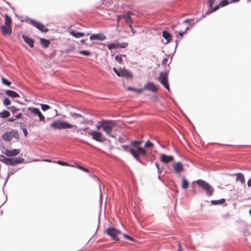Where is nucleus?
Wrapping results in <instances>:
<instances>
[{
  "mask_svg": "<svg viewBox=\"0 0 251 251\" xmlns=\"http://www.w3.org/2000/svg\"><path fill=\"white\" fill-rule=\"evenodd\" d=\"M142 141H133L131 142L132 147L129 148L127 145H122L121 147L126 151H129L134 158L137 161H139L140 155L146 156L147 153L145 149L140 147Z\"/></svg>",
  "mask_w": 251,
  "mask_h": 251,
  "instance_id": "obj_1",
  "label": "nucleus"
},
{
  "mask_svg": "<svg viewBox=\"0 0 251 251\" xmlns=\"http://www.w3.org/2000/svg\"><path fill=\"white\" fill-rule=\"evenodd\" d=\"M75 126L74 125H72L65 121L60 120L55 121L50 124V127L54 130L72 128Z\"/></svg>",
  "mask_w": 251,
  "mask_h": 251,
  "instance_id": "obj_2",
  "label": "nucleus"
},
{
  "mask_svg": "<svg viewBox=\"0 0 251 251\" xmlns=\"http://www.w3.org/2000/svg\"><path fill=\"white\" fill-rule=\"evenodd\" d=\"M196 183L200 188L205 191L207 196H211L213 195L214 189L209 183L202 179L197 180Z\"/></svg>",
  "mask_w": 251,
  "mask_h": 251,
  "instance_id": "obj_3",
  "label": "nucleus"
},
{
  "mask_svg": "<svg viewBox=\"0 0 251 251\" xmlns=\"http://www.w3.org/2000/svg\"><path fill=\"white\" fill-rule=\"evenodd\" d=\"M13 137L16 138V139L19 138V135L17 130H11L10 131L4 133L1 136L2 139L5 142H10Z\"/></svg>",
  "mask_w": 251,
  "mask_h": 251,
  "instance_id": "obj_4",
  "label": "nucleus"
},
{
  "mask_svg": "<svg viewBox=\"0 0 251 251\" xmlns=\"http://www.w3.org/2000/svg\"><path fill=\"white\" fill-rule=\"evenodd\" d=\"M116 126V124L112 121L104 120L103 130L109 136L114 137L111 135L112 129Z\"/></svg>",
  "mask_w": 251,
  "mask_h": 251,
  "instance_id": "obj_5",
  "label": "nucleus"
},
{
  "mask_svg": "<svg viewBox=\"0 0 251 251\" xmlns=\"http://www.w3.org/2000/svg\"><path fill=\"white\" fill-rule=\"evenodd\" d=\"M28 110L30 111L33 116H37L40 122H45V117L38 108L29 107Z\"/></svg>",
  "mask_w": 251,
  "mask_h": 251,
  "instance_id": "obj_6",
  "label": "nucleus"
},
{
  "mask_svg": "<svg viewBox=\"0 0 251 251\" xmlns=\"http://www.w3.org/2000/svg\"><path fill=\"white\" fill-rule=\"evenodd\" d=\"M89 135H91L93 139L100 142H103L106 140V138L100 132L93 130L88 133Z\"/></svg>",
  "mask_w": 251,
  "mask_h": 251,
  "instance_id": "obj_7",
  "label": "nucleus"
},
{
  "mask_svg": "<svg viewBox=\"0 0 251 251\" xmlns=\"http://www.w3.org/2000/svg\"><path fill=\"white\" fill-rule=\"evenodd\" d=\"M106 233L110 236L113 240H119V235L120 232L114 227H109L106 230Z\"/></svg>",
  "mask_w": 251,
  "mask_h": 251,
  "instance_id": "obj_8",
  "label": "nucleus"
},
{
  "mask_svg": "<svg viewBox=\"0 0 251 251\" xmlns=\"http://www.w3.org/2000/svg\"><path fill=\"white\" fill-rule=\"evenodd\" d=\"M158 79L160 83L165 87V88L169 91H170V88L168 83L167 75L164 73H161L158 77Z\"/></svg>",
  "mask_w": 251,
  "mask_h": 251,
  "instance_id": "obj_9",
  "label": "nucleus"
},
{
  "mask_svg": "<svg viewBox=\"0 0 251 251\" xmlns=\"http://www.w3.org/2000/svg\"><path fill=\"white\" fill-rule=\"evenodd\" d=\"M128 45V43L127 42L119 43L118 42L116 41L113 43L109 44L107 46V47L109 50H111L112 49L126 48L127 47Z\"/></svg>",
  "mask_w": 251,
  "mask_h": 251,
  "instance_id": "obj_10",
  "label": "nucleus"
},
{
  "mask_svg": "<svg viewBox=\"0 0 251 251\" xmlns=\"http://www.w3.org/2000/svg\"><path fill=\"white\" fill-rule=\"evenodd\" d=\"M31 24L36 27L38 29L43 32H47L49 31L48 28L45 27V26L42 23L37 21L31 20L30 21Z\"/></svg>",
  "mask_w": 251,
  "mask_h": 251,
  "instance_id": "obj_11",
  "label": "nucleus"
},
{
  "mask_svg": "<svg viewBox=\"0 0 251 251\" xmlns=\"http://www.w3.org/2000/svg\"><path fill=\"white\" fill-rule=\"evenodd\" d=\"M0 28L2 31V34L3 36L10 35L12 34V26L11 25H4L0 26Z\"/></svg>",
  "mask_w": 251,
  "mask_h": 251,
  "instance_id": "obj_12",
  "label": "nucleus"
},
{
  "mask_svg": "<svg viewBox=\"0 0 251 251\" xmlns=\"http://www.w3.org/2000/svg\"><path fill=\"white\" fill-rule=\"evenodd\" d=\"M5 164L7 165H11L14 166L16 164L20 163L21 162V158H7L6 160H5Z\"/></svg>",
  "mask_w": 251,
  "mask_h": 251,
  "instance_id": "obj_13",
  "label": "nucleus"
},
{
  "mask_svg": "<svg viewBox=\"0 0 251 251\" xmlns=\"http://www.w3.org/2000/svg\"><path fill=\"white\" fill-rule=\"evenodd\" d=\"M148 90L155 92L157 91L158 88L153 82H148L144 86L143 90Z\"/></svg>",
  "mask_w": 251,
  "mask_h": 251,
  "instance_id": "obj_14",
  "label": "nucleus"
},
{
  "mask_svg": "<svg viewBox=\"0 0 251 251\" xmlns=\"http://www.w3.org/2000/svg\"><path fill=\"white\" fill-rule=\"evenodd\" d=\"M160 159L162 162L166 164L174 160V157L172 155H166L164 154H161L160 155Z\"/></svg>",
  "mask_w": 251,
  "mask_h": 251,
  "instance_id": "obj_15",
  "label": "nucleus"
},
{
  "mask_svg": "<svg viewBox=\"0 0 251 251\" xmlns=\"http://www.w3.org/2000/svg\"><path fill=\"white\" fill-rule=\"evenodd\" d=\"M20 152V151L19 149H14L12 150L6 149L5 150V154L8 156H14L18 155Z\"/></svg>",
  "mask_w": 251,
  "mask_h": 251,
  "instance_id": "obj_16",
  "label": "nucleus"
},
{
  "mask_svg": "<svg viewBox=\"0 0 251 251\" xmlns=\"http://www.w3.org/2000/svg\"><path fill=\"white\" fill-rule=\"evenodd\" d=\"M105 38L106 37L104 35L100 34H93L90 37L91 40H99L100 41H103L105 40Z\"/></svg>",
  "mask_w": 251,
  "mask_h": 251,
  "instance_id": "obj_17",
  "label": "nucleus"
},
{
  "mask_svg": "<svg viewBox=\"0 0 251 251\" xmlns=\"http://www.w3.org/2000/svg\"><path fill=\"white\" fill-rule=\"evenodd\" d=\"M174 169L176 173H179L183 170V166L180 162H178L174 165Z\"/></svg>",
  "mask_w": 251,
  "mask_h": 251,
  "instance_id": "obj_18",
  "label": "nucleus"
},
{
  "mask_svg": "<svg viewBox=\"0 0 251 251\" xmlns=\"http://www.w3.org/2000/svg\"><path fill=\"white\" fill-rule=\"evenodd\" d=\"M22 38L24 40L25 42L28 44L30 47L33 48L34 47V41L31 38L25 36V35H23Z\"/></svg>",
  "mask_w": 251,
  "mask_h": 251,
  "instance_id": "obj_19",
  "label": "nucleus"
},
{
  "mask_svg": "<svg viewBox=\"0 0 251 251\" xmlns=\"http://www.w3.org/2000/svg\"><path fill=\"white\" fill-rule=\"evenodd\" d=\"M121 76L126 77L127 79L131 78L132 74L126 69H123L121 71Z\"/></svg>",
  "mask_w": 251,
  "mask_h": 251,
  "instance_id": "obj_20",
  "label": "nucleus"
},
{
  "mask_svg": "<svg viewBox=\"0 0 251 251\" xmlns=\"http://www.w3.org/2000/svg\"><path fill=\"white\" fill-rule=\"evenodd\" d=\"M5 94L9 97L13 98L19 97V95L15 91L10 90H7L5 91Z\"/></svg>",
  "mask_w": 251,
  "mask_h": 251,
  "instance_id": "obj_21",
  "label": "nucleus"
},
{
  "mask_svg": "<svg viewBox=\"0 0 251 251\" xmlns=\"http://www.w3.org/2000/svg\"><path fill=\"white\" fill-rule=\"evenodd\" d=\"M163 37L169 43L171 41L172 38L171 34L167 32V31H163L162 32Z\"/></svg>",
  "mask_w": 251,
  "mask_h": 251,
  "instance_id": "obj_22",
  "label": "nucleus"
},
{
  "mask_svg": "<svg viewBox=\"0 0 251 251\" xmlns=\"http://www.w3.org/2000/svg\"><path fill=\"white\" fill-rule=\"evenodd\" d=\"M189 27L188 26H186L185 27V28L183 29H179V30H176L175 31V33H178V35L180 36V37H183V34H185V33L186 32V31L189 29Z\"/></svg>",
  "mask_w": 251,
  "mask_h": 251,
  "instance_id": "obj_23",
  "label": "nucleus"
},
{
  "mask_svg": "<svg viewBox=\"0 0 251 251\" xmlns=\"http://www.w3.org/2000/svg\"><path fill=\"white\" fill-rule=\"evenodd\" d=\"M70 33L71 35L75 38H80L84 36V34L82 32H75L74 30L70 31Z\"/></svg>",
  "mask_w": 251,
  "mask_h": 251,
  "instance_id": "obj_24",
  "label": "nucleus"
},
{
  "mask_svg": "<svg viewBox=\"0 0 251 251\" xmlns=\"http://www.w3.org/2000/svg\"><path fill=\"white\" fill-rule=\"evenodd\" d=\"M237 176L236 181L241 182V183H245V177L244 175L241 173H237L236 174Z\"/></svg>",
  "mask_w": 251,
  "mask_h": 251,
  "instance_id": "obj_25",
  "label": "nucleus"
},
{
  "mask_svg": "<svg viewBox=\"0 0 251 251\" xmlns=\"http://www.w3.org/2000/svg\"><path fill=\"white\" fill-rule=\"evenodd\" d=\"M40 44L43 47L47 48V47H49V46L50 44V42L48 40H46V39H45L43 38H41L40 39Z\"/></svg>",
  "mask_w": 251,
  "mask_h": 251,
  "instance_id": "obj_26",
  "label": "nucleus"
},
{
  "mask_svg": "<svg viewBox=\"0 0 251 251\" xmlns=\"http://www.w3.org/2000/svg\"><path fill=\"white\" fill-rule=\"evenodd\" d=\"M12 20L11 18L7 14L5 15L4 23V25H11Z\"/></svg>",
  "mask_w": 251,
  "mask_h": 251,
  "instance_id": "obj_27",
  "label": "nucleus"
},
{
  "mask_svg": "<svg viewBox=\"0 0 251 251\" xmlns=\"http://www.w3.org/2000/svg\"><path fill=\"white\" fill-rule=\"evenodd\" d=\"M189 186V182L185 178H183L181 182V187L183 189H186Z\"/></svg>",
  "mask_w": 251,
  "mask_h": 251,
  "instance_id": "obj_28",
  "label": "nucleus"
},
{
  "mask_svg": "<svg viewBox=\"0 0 251 251\" xmlns=\"http://www.w3.org/2000/svg\"><path fill=\"white\" fill-rule=\"evenodd\" d=\"M10 116V112L7 110H3L0 113V117L3 118H8Z\"/></svg>",
  "mask_w": 251,
  "mask_h": 251,
  "instance_id": "obj_29",
  "label": "nucleus"
},
{
  "mask_svg": "<svg viewBox=\"0 0 251 251\" xmlns=\"http://www.w3.org/2000/svg\"><path fill=\"white\" fill-rule=\"evenodd\" d=\"M226 201L225 199H221L219 200H213L211 201V203L214 205L222 204Z\"/></svg>",
  "mask_w": 251,
  "mask_h": 251,
  "instance_id": "obj_30",
  "label": "nucleus"
},
{
  "mask_svg": "<svg viewBox=\"0 0 251 251\" xmlns=\"http://www.w3.org/2000/svg\"><path fill=\"white\" fill-rule=\"evenodd\" d=\"M127 90H131V91H134V92H138L139 94L142 93L143 92V89H137V88H134L131 87H128L127 88Z\"/></svg>",
  "mask_w": 251,
  "mask_h": 251,
  "instance_id": "obj_31",
  "label": "nucleus"
},
{
  "mask_svg": "<svg viewBox=\"0 0 251 251\" xmlns=\"http://www.w3.org/2000/svg\"><path fill=\"white\" fill-rule=\"evenodd\" d=\"M122 18L125 19L126 22L127 24H132L131 17H128V16H126L125 15H122Z\"/></svg>",
  "mask_w": 251,
  "mask_h": 251,
  "instance_id": "obj_32",
  "label": "nucleus"
},
{
  "mask_svg": "<svg viewBox=\"0 0 251 251\" xmlns=\"http://www.w3.org/2000/svg\"><path fill=\"white\" fill-rule=\"evenodd\" d=\"M183 26V25L182 24H180L179 23H177V24L175 25L174 26V30L175 31L176 30H179V29H184L185 27H182Z\"/></svg>",
  "mask_w": 251,
  "mask_h": 251,
  "instance_id": "obj_33",
  "label": "nucleus"
},
{
  "mask_svg": "<svg viewBox=\"0 0 251 251\" xmlns=\"http://www.w3.org/2000/svg\"><path fill=\"white\" fill-rule=\"evenodd\" d=\"M78 52L81 54L86 56H89L91 54L90 52L88 50H80L78 51Z\"/></svg>",
  "mask_w": 251,
  "mask_h": 251,
  "instance_id": "obj_34",
  "label": "nucleus"
},
{
  "mask_svg": "<svg viewBox=\"0 0 251 251\" xmlns=\"http://www.w3.org/2000/svg\"><path fill=\"white\" fill-rule=\"evenodd\" d=\"M1 81L2 83L4 85L10 86L11 84V82L4 77L1 78Z\"/></svg>",
  "mask_w": 251,
  "mask_h": 251,
  "instance_id": "obj_35",
  "label": "nucleus"
},
{
  "mask_svg": "<svg viewBox=\"0 0 251 251\" xmlns=\"http://www.w3.org/2000/svg\"><path fill=\"white\" fill-rule=\"evenodd\" d=\"M115 60L120 64L122 63L123 59L122 55H117L115 56Z\"/></svg>",
  "mask_w": 251,
  "mask_h": 251,
  "instance_id": "obj_36",
  "label": "nucleus"
},
{
  "mask_svg": "<svg viewBox=\"0 0 251 251\" xmlns=\"http://www.w3.org/2000/svg\"><path fill=\"white\" fill-rule=\"evenodd\" d=\"M41 106L43 111H47L50 108L49 105L45 104H41Z\"/></svg>",
  "mask_w": 251,
  "mask_h": 251,
  "instance_id": "obj_37",
  "label": "nucleus"
},
{
  "mask_svg": "<svg viewBox=\"0 0 251 251\" xmlns=\"http://www.w3.org/2000/svg\"><path fill=\"white\" fill-rule=\"evenodd\" d=\"M104 123V120L99 122V124L96 127L98 130H100V128L103 129V125Z\"/></svg>",
  "mask_w": 251,
  "mask_h": 251,
  "instance_id": "obj_38",
  "label": "nucleus"
},
{
  "mask_svg": "<svg viewBox=\"0 0 251 251\" xmlns=\"http://www.w3.org/2000/svg\"><path fill=\"white\" fill-rule=\"evenodd\" d=\"M9 109L13 113H15V112L19 110V108H17L14 106H11L9 108Z\"/></svg>",
  "mask_w": 251,
  "mask_h": 251,
  "instance_id": "obj_39",
  "label": "nucleus"
},
{
  "mask_svg": "<svg viewBox=\"0 0 251 251\" xmlns=\"http://www.w3.org/2000/svg\"><path fill=\"white\" fill-rule=\"evenodd\" d=\"M229 4L228 1L227 0H223L220 3V5L221 7H223Z\"/></svg>",
  "mask_w": 251,
  "mask_h": 251,
  "instance_id": "obj_40",
  "label": "nucleus"
},
{
  "mask_svg": "<svg viewBox=\"0 0 251 251\" xmlns=\"http://www.w3.org/2000/svg\"><path fill=\"white\" fill-rule=\"evenodd\" d=\"M153 146V144L149 140L147 141L145 144V147L146 148H151Z\"/></svg>",
  "mask_w": 251,
  "mask_h": 251,
  "instance_id": "obj_41",
  "label": "nucleus"
},
{
  "mask_svg": "<svg viewBox=\"0 0 251 251\" xmlns=\"http://www.w3.org/2000/svg\"><path fill=\"white\" fill-rule=\"evenodd\" d=\"M3 104L6 105H9L11 104L10 100L8 98H5L3 101Z\"/></svg>",
  "mask_w": 251,
  "mask_h": 251,
  "instance_id": "obj_42",
  "label": "nucleus"
},
{
  "mask_svg": "<svg viewBox=\"0 0 251 251\" xmlns=\"http://www.w3.org/2000/svg\"><path fill=\"white\" fill-rule=\"evenodd\" d=\"M215 0H207V2H208V5H209V7L210 8H213V5L214 2H215Z\"/></svg>",
  "mask_w": 251,
  "mask_h": 251,
  "instance_id": "obj_43",
  "label": "nucleus"
},
{
  "mask_svg": "<svg viewBox=\"0 0 251 251\" xmlns=\"http://www.w3.org/2000/svg\"><path fill=\"white\" fill-rule=\"evenodd\" d=\"M57 163L59 165H62V166H69V164L67 162L62 161H58L57 162Z\"/></svg>",
  "mask_w": 251,
  "mask_h": 251,
  "instance_id": "obj_44",
  "label": "nucleus"
},
{
  "mask_svg": "<svg viewBox=\"0 0 251 251\" xmlns=\"http://www.w3.org/2000/svg\"><path fill=\"white\" fill-rule=\"evenodd\" d=\"M71 115L74 118L82 117V116L80 114L76 113H71Z\"/></svg>",
  "mask_w": 251,
  "mask_h": 251,
  "instance_id": "obj_45",
  "label": "nucleus"
},
{
  "mask_svg": "<svg viewBox=\"0 0 251 251\" xmlns=\"http://www.w3.org/2000/svg\"><path fill=\"white\" fill-rule=\"evenodd\" d=\"M124 236L125 238L130 240L131 241H134V239L127 234H124Z\"/></svg>",
  "mask_w": 251,
  "mask_h": 251,
  "instance_id": "obj_46",
  "label": "nucleus"
},
{
  "mask_svg": "<svg viewBox=\"0 0 251 251\" xmlns=\"http://www.w3.org/2000/svg\"><path fill=\"white\" fill-rule=\"evenodd\" d=\"M77 168L78 169H79L80 170H82V171H83L84 172H89V170L88 169L81 166H80V165H77Z\"/></svg>",
  "mask_w": 251,
  "mask_h": 251,
  "instance_id": "obj_47",
  "label": "nucleus"
},
{
  "mask_svg": "<svg viewBox=\"0 0 251 251\" xmlns=\"http://www.w3.org/2000/svg\"><path fill=\"white\" fill-rule=\"evenodd\" d=\"M7 158H6L5 156H4V155H1L0 156V161L2 162L3 163H5V160H6Z\"/></svg>",
  "mask_w": 251,
  "mask_h": 251,
  "instance_id": "obj_48",
  "label": "nucleus"
},
{
  "mask_svg": "<svg viewBox=\"0 0 251 251\" xmlns=\"http://www.w3.org/2000/svg\"><path fill=\"white\" fill-rule=\"evenodd\" d=\"M113 70L114 71V72L116 74V75L118 76H121V72H119V71H118V70H117V69L116 68H113Z\"/></svg>",
  "mask_w": 251,
  "mask_h": 251,
  "instance_id": "obj_49",
  "label": "nucleus"
},
{
  "mask_svg": "<svg viewBox=\"0 0 251 251\" xmlns=\"http://www.w3.org/2000/svg\"><path fill=\"white\" fill-rule=\"evenodd\" d=\"M168 63V58H164L162 61V64L166 66Z\"/></svg>",
  "mask_w": 251,
  "mask_h": 251,
  "instance_id": "obj_50",
  "label": "nucleus"
},
{
  "mask_svg": "<svg viewBox=\"0 0 251 251\" xmlns=\"http://www.w3.org/2000/svg\"><path fill=\"white\" fill-rule=\"evenodd\" d=\"M122 17V15H118L117 18V22L118 25H119V22H120V20H121Z\"/></svg>",
  "mask_w": 251,
  "mask_h": 251,
  "instance_id": "obj_51",
  "label": "nucleus"
},
{
  "mask_svg": "<svg viewBox=\"0 0 251 251\" xmlns=\"http://www.w3.org/2000/svg\"><path fill=\"white\" fill-rule=\"evenodd\" d=\"M126 16H128V17H131L132 15H133V13L130 11H128L126 14Z\"/></svg>",
  "mask_w": 251,
  "mask_h": 251,
  "instance_id": "obj_52",
  "label": "nucleus"
},
{
  "mask_svg": "<svg viewBox=\"0 0 251 251\" xmlns=\"http://www.w3.org/2000/svg\"><path fill=\"white\" fill-rule=\"evenodd\" d=\"M220 6H221L220 5V4L219 5H217L214 8H212V11H214V12L217 11V10H218L219 9Z\"/></svg>",
  "mask_w": 251,
  "mask_h": 251,
  "instance_id": "obj_53",
  "label": "nucleus"
},
{
  "mask_svg": "<svg viewBox=\"0 0 251 251\" xmlns=\"http://www.w3.org/2000/svg\"><path fill=\"white\" fill-rule=\"evenodd\" d=\"M192 21V19H187L185 20L183 22V23H181V24L183 25L184 24L188 23H189V22H191V21Z\"/></svg>",
  "mask_w": 251,
  "mask_h": 251,
  "instance_id": "obj_54",
  "label": "nucleus"
},
{
  "mask_svg": "<svg viewBox=\"0 0 251 251\" xmlns=\"http://www.w3.org/2000/svg\"><path fill=\"white\" fill-rule=\"evenodd\" d=\"M213 12H214V11H212V9L211 10H208L207 12H206L205 14H206V15H208Z\"/></svg>",
  "mask_w": 251,
  "mask_h": 251,
  "instance_id": "obj_55",
  "label": "nucleus"
},
{
  "mask_svg": "<svg viewBox=\"0 0 251 251\" xmlns=\"http://www.w3.org/2000/svg\"><path fill=\"white\" fill-rule=\"evenodd\" d=\"M178 248L177 251H182V249L181 244L179 243H178Z\"/></svg>",
  "mask_w": 251,
  "mask_h": 251,
  "instance_id": "obj_56",
  "label": "nucleus"
},
{
  "mask_svg": "<svg viewBox=\"0 0 251 251\" xmlns=\"http://www.w3.org/2000/svg\"><path fill=\"white\" fill-rule=\"evenodd\" d=\"M22 116V114L21 113L18 114L15 116V119H19L21 118Z\"/></svg>",
  "mask_w": 251,
  "mask_h": 251,
  "instance_id": "obj_57",
  "label": "nucleus"
},
{
  "mask_svg": "<svg viewBox=\"0 0 251 251\" xmlns=\"http://www.w3.org/2000/svg\"><path fill=\"white\" fill-rule=\"evenodd\" d=\"M16 120V119L15 118H10L8 119V121L10 122H13L14 121H15Z\"/></svg>",
  "mask_w": 251,
  "mask_h": 251,
  "instance_id": "obj_58",
  "label": "nucleus"
},
{
  "mask_svg": "<svg viewBox=\"0 0 251 251\" xmlns=\"http://www.w3.org/2000/svg\"><path fill=\"white\" fill-rule=\"evenodd\" d=\"M23 131H24L25 136H26L27 135V133H28L26 129V128L23 129Z\"/></svg>",
  "mask_w": 251,
  "mask_h": 251,
  "instance_id": "obj_59",
  "label": "nucleus"
},
{
  "mask_svg": "<svg viewBox=\"0 0 251 251\" xmlns=\"http://www.w3.org/2000/svg\"><path fill=\"white\" fill-rule=\"evenodd\" d=\"M248 185L249 187H251V178L248 181Z\"/></svg>",
  "mask_w": 251,
  "mask_h": 251,
  "instance_id": "obj_60",
  "label": "nucleus"
},
{
  "mask_svg": "<svg viewBox=\"0 0 251 251\" xmlns=\"http://www.w3.org/2000/svg\"><path fill=\"white\" fill-rule=\"evenodd\" d=\"M131 31L133 34H134L136 32V31L134 30L133 28L131 29Z\"/></svg>",
  "mask_w": 251,
  "mask_h": 251,
  "instance_id": "obj_61",
  "label": "nucleus"
},
{
  "mask_svg": "<svg viewBox=\"0 0 251 251\" xmlns=\"http://www.w3.org/2000/svg\"><path fill=\"white\" fill-rule=\"evenodd\" d=\"M43 161L48 162H51V160L50 159H43Z\"/></svg>",
  "mask_w": 251,
  "mask_h": 251,
  "instance_id": "obj_62",
  "label": "nucleus"
},
{
  "mask_svg": "<svg viewBox=\"0 0 251 251\" xmlns=\"http://www.w3.org/2000/svg\"><path fill=\"white\" fill-rule=\"evenodd\" d=\"M80 42L81 43V44H85V40L84 39H82L81 41H80Z\"/></svg>",
  "mask_w": 251,
  "mask_h": 251,
  "instance_id": "obj_63",
  "label": "nucleus"
},
{
  "mask_svg": "<svg viewBox=\"0 0 251 251\" xmlns=\"http://www.w3.org/2000/svg\"><path fill=\"white\" fill-rule=\"evenodd\" d=\"M128 24L129 25H129V27L130 28V29H132L133 27H132V26L131 25V24Z\"/></svg>",
  "mask_w": 251,
  "mask_h": 251,
  "instance_id": "obj_64",
  "label": "nucleus"
}]
</instances>
